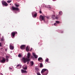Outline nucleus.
I'll use <instances>...</instances> for the list:
<instances>
[{
  "label": "nucleus",
  "mask_w": 75,
  "mask_h": 75,
  "mask_svg": "<svg viewBox=\"0 0 75 75\" xmlns=\"http://www.w3.org/2000/svg\"><path fill=\"white\" fill-rule=\"evenodd\" d=\"M22 60L24 63H25L26 62H27V64H29V62L30 61V59H28L27 58H25L23 57L22 58Z\"/></svg>",
  "instance_id": "obj_1"
},
{
  "label": "nucleus",
  "mask_w": 75,
  "mask_h": 75,
  "mask_svg": "<svg viewBox=\"0 0 75 75\" xmlns=\"http://www.w3.org/2000/svg\"><path fill=\"white\" fill-rule=\"evenodd\" d=\"M39 19L41 21H42V20L45 21V17L43 16L42 15H40L39 17Z\"/></svg>",
  "instance_id": "obj_2"
},
{
  "label": "nucleus",
  "mask_w": 75,
  "mask_h": 75,
  "mask_svg": "<svg viewBox=\"0 0 75 75\" xmlns=\"http://www.w3.org/2000/svg\"><path fill=\"white\" fill-rule=\"evenodd\" d=\"M12 8L13 10H16V11H20V9L18 8H16L14 6H12Z\"/></svg>",
  "instance_id": "obj_3"
},
{
  "label": "nucleus",
  "mask_w": 75,
  "mask_h": 75,
  "mask_svg": "<svg viewBox=\"0 0 75 75\" xmlns=\"http://www.w3.org/2000/svg\"><path fill=\"white\" fill-rule=\"evenodd\" d=\"M17 34V32H13L11 33L12 36L13 37L12 38H14V36H15V35L16 34Z\"/></svg>",
  "instance_id": "obj_4"
},
{
  "label": "nucleus",
  "mask_w": 75,
  "mask_h": 75,
  "mask_svg": "<svg viewBox=\"0 0 75 75\" xmlns=\"http://www.w3.org/2000/svg\"><path fill=\"white\" fill-rule=\"evenodd\" d=\"M2 4L4 6H7V5H8V4H7V3L6 2V1H2Z\"/></svg>",
  "instance_id": "obj_5"
},
{
  "label": "nucleus",
  "mask_w": 75,
  "mask_h": 75,
  "mask_svg": "<svg viewBox=\"0 0 75 75\" xmlns=\"http://www.w3.org/2000/svg\"><path fill=\"white\" fill-rule=\"evenodd\" d=\"M6 62V59H5V58L4 57H2V59L0 61V62L1 63H5Z\"/></svg>",
  "instance_id": "obj_6"
},
{
  "label": "nucleus",
  "mask_w": 75,
  "mask_h": 75,
  "mask_svg": "<svg viewBox=\"0 0 75 75\" xmlns=\"http://www.w3.org/2000/svg\"><path fill=\"white\" fill-rule=\"evenodd\" d=\"M26 46L25 45H22L20 47L21 49L22 50H24Z\"/></svg>",
  "instance_id": "obj_7"
},
{
  "label": "nucleus",
  "mask_w": 75,
  "mask_h": 75,
  "mask_svg": "<svg viewBox=\"0 0 75 75\" xmlns=\"http://www.w3.org/2000/svg\"><path fill=\"white\" fill-rule=\"evenodd\" d=\"M47 71H48V70L45 69H43L41 71V74H43V72H47Z\"/></svg>",
  "instance_id": "obj_8"
},
{
  "label": "nucleus",
  "mask_w": 75,
  "mask_h": 75,
  "mask_svg": "<svg viewBox=\"0 0 75 75\" xmlns=\"http://www.w3.org/2000/svg\"><path fill=\"white\" fill-rule=\"evenodd\" d=\"M48 73V70H47L46 72H44L43 74H42V75H47Z\"/></svg>",
  "instance_id": "obj_9"
},
{
  "label": "nucleus",
  "mask_w": 75,
  "mask_h": 75,
  "mask_svg": "<svg viewBox=\"0 0 75 75\" xmlns=\"http://www.w3.org/2000/svg\"><path fill=\"white\" fill-rule=\"evenodd\" d=\"M33 55L35 59H37L38 58V56L37 55H36L34 53H33Z\"/></svg>",
  "instance_id": "obj_10"
},
{
  "label": "nucleus",
  "mask_w": 75,
  "mask_h": 75,
  "mask_svg": "<svg viewBox=\"0 0 75 75\" xmlns=\"http://www.w3.org/2000/svg\"><path fill=\"white\" fill-rule=\"evenodd\" d=\"M30 56H31V54H30V53H28L27 56L28 59H29Z\"/></svg>",
  "instance_id": "obj_11"
},
{
  "label": "nucleus",
  "mask_w": 75,
  "mask_h": 75,
  "mask_svg": "<svg viewBox=\"0 0 75 75\" xmlns=\"http://www.w3.org/2000/svg\"><path fill=\"white\" fill-rule=\"evenodd\" d=\"M38 61L42 62L43 61L41 57H39L38 58Z\"/></svg>",
  "instance_id": "obj_12"
},
{
  "label": "nucleus",
  "mask_w": 75,
  "mask_h": 75,
  "mask_svg": "<svg viewBox=\"0 0 75 75\" xmlns=\"http://www.w3.org/2000/svg\"><path fill=\"white\" fill-rule=\"evenodd\" d=\"M21 73H27V71L24 70H21Z\"/></svg>",
  "instance_id": "obj_13"
},
{
  "label": "nucleus",
  "mask_w": 75,
  "mask_h": 75,
  "mask_svg": "<svg viewBox=\"0 0 75 75\" xmlns=\"http://www.w3.org/2000/svg\"><path fill=\"white\" fill-rule=\"evenodd\" d=\"M10 49L11 50H13L14 49V47H13V46L11 45L10 46Z\"/></svg>",
  "instance_id": "obj_14"
},
{
  "label": "nucleus",
  "mask_w": 75,
  "mask_h": 75,
  "mask_svg": "<svg viewBox=\"0 0 75 75\" xmlns=\"http://www.w3.org/2000/svg\"><path fill=\"white\" fill-rule=\"evenodd\" d=\"M29 50H30V49L28 48V46L26 47V51H27L28 52L29 51Z\"/></svg>",
  "instance_id": "obj_15"
},
{
  "label": "nucleus",
  "mask_w": 75,
  "mask_h": 75,
  "mask_svg": "<svg viewBox=\"0 0 75 75\" xmlns=\"http://www.w3.org/2000/svg\"><path fill=\"white\" fill-rule=\"evenodd\" d=\"M59 15H57L56 16V17H55V18L56 20L59 19Z\"/></svg>",
  "instance_id": "obj_16"
},
{
  "label": "nucleus",
  "mask_w": 75,
  "mask_h": 75,
  "mask_svg": "<svg viewBox=\"0 0 75 75\" xmlns=\"http://www.w3.org/2000/svg\"><path fill=\"white\" fill-rule=\"evenodd\" d=\"M30 65H31V66L32 67L34 65V62L32 61H31L30 62Z\"/></svg>",
  "instance_id": "obj_17"
},
{
  "label": "nucleus",
  "mask_w": 75,
  "mask_h": 75,
  "mask_svg": "<svg viewBox=\"0 0 75 75\" xmlns=\"http://www.w3.org/2000/svg\"><path fill=\"white\" fill-rule=\"evenodd\" d=\"M52 18H53V19H55V15H52Z\"/></svg>",
  "instance_id": "obj_18"
},
{
  "label": "nucleus",
  "mask_w": 75,
  "mask_h": 75,
  "mask_svg": "<svg viewBox=\"0 0 75 75\" xmlns=\"http://www.w3.org/2000/svg\"><path fill=\"white\" fill-rule=\"evenodd\" d=\"M47 7L49 9H51V7L50 5H48L47 6Z\"/></svg>",
  "instance_id": "obj_19"
},
{
  "label": "nucleus",
  "mask_w": 75,
  "mask_h": 75,
  "mask_svg": "<svg viewBox=\"0 0 75 75\" xmlns=\"http://www.w3.org/2000/svg\"><path fill=\"white\" fill-rule=\"evenodd\" d=\"M42 67H43V64L42 63L40 64V67L42 68Z\"/></svg>",
  "instance_id": "obj_20"
},
{
  "label": "nucleus",
  "mask_w": 75,
  "mask_h": 75,
  "mask_svg": "<svg viewBox=\"0 0 75 75\" xmlns=\"http://www.w3.org/2000/svg\"><path fill=\"white\" fill-rule=\"evenodd\" d=\"M15 5L16 6V7H19V4L18 5L17 4H16Z\"/></svg>",
  "instance_id": "obj_21"
},
{
  "label": "nucleus",
  "mask_w": 75,
  "mask_h": 75,
  "mask_svg": "<svg viewBox=\"0 0 75 75\" xmlns=\"http://www.w3.org/2000/svg\"><path fill=\"white\" fill-rule=\"evenodd\" d=\"M35 69L37 71H38L39 69L37 67L35 68Z\"/></svg>",
  "instance_id": "obj_22"
},
{
  "label": "nucleus",
  "mask_w": 75,
  "mask_h": 75,
  "mask_svg": "<svg viewBox=\"0 0 75 75\" xmlns=\"http://www.w3.org/2000/svg\"><path fill=\"white\" fill-rule=\"evenodd\" d=\"M48 61H49L48 59L47 58L46 59L45 61L47 62H48Z\"/></svg>",
  "instance_id": "obj_23"
},
{
  "label": "nucleus",
  "mask_w": 75,
  "mask_h": 75,
  "mask_svg": "<svg viewBox=\"0 0 75 75\" xmlns=\"http://www.w3.org/2000/svg\"><path fill=\"white\" fill-rule=\"evenodd\" d=\"M62 14V11H60L59 12V14L60 15H61V14Z\"/></svg>",
  "instance_id": "obj_24"
},
{
  "label": "nucleus",
  "mask_w": 75,
  "mask_h": 75,
  "mask_svg": "<svg viewBox=\"0 0 75 75\" xmlns=\"http://www.w3.org/2000/svg\"><path fill=\"white\" fill-rule=\"evenodd\" d=\"M37 13H35L34 15L33 16H34V17H37Z\"/></svg>",
  "instance_id": "obj_25"
},
{
  "label": "nucleus",
  "mask_w": 75,
  "mask_h": 75,
  "mask_svg": "<svg viewBox=\"0 0 75 75\" xmlns=\"http://www.w3.org/2000/svg\"><path fill=\"white\" fill-rule=\"evenodd\" d=\"M56 22V23H57V24H59V23H60V22H59V21H57Z\"/></svg>",
  "instance_id": "obj_26"
},
{
  "label": "nucleus",
  "mask_w": 75,
  "mask_h": 75,
  "mask_svg": "<svg viewBox=\"0 0 75 75\" xmlns=\"http://www.w3.org/2000/svg\"><path fill=\"white\" fill-rule=\"evenodd\" d=\"M6 59H8V58H9V56H6Z\"/></svg>",
  "instance_id": "obj_27"
},
{
  "label": "nucleus",
  "mask_w": 75,
  "mask_h": 75,
  "mask_svg": "<svg viewBox=\"0 0 75 75\" xmlns=\"http://www.w3.org/2000/svg\"><path fill=\"white\" fill-rule=\"evenodd\" d=\"M7 3H10L11 2V0H8L7 1Z\"/></svg>",
  "instance_id": "obj_28"
},
{
  "label": "nucleus",
  "mask_w": 75,
  "mask_h": 75,
  "mask_svg": "<svg viewBox=\"0 0 75 75\" xmlns=\"http://www.w3.org/2000/svg\"><path fill=\"white\" fill-rule=\"evenodd\" d=\"M18 57H21V55L20 54H19L18 55Z\"/></svg>",
  "instance_id": "obj_29"
},
{
  "label": "nucleus",
  "mask_w": 75,
  "mask_h": 75,
  "mask_svg": "<svg viewBox=\"0 0 75 75\" xmlns=\"http://www.w3.org/2000/svg\"><path fill=\"white\" fill-rule=\"evenodd\" d=\"M10 68V70L11 71H12V70H13V69L12 68H11L10 67H9Z\"/></svg>",
  "instance_id": "obj_30"
},
{
  "label": "nucleus",
  "mask_w": 75,
  "mask_h": 75,
  "mask_svg": "<svg viewBox=\"0 0 75 75\" xmlns=\"http://www.w3.org/2000/svg\"><path fill=\"white\" fill-rule=\"evenodd\" d=\"M27 67H23V69H27Z\"/></svg>",
  "instance_id": "obj_31"
},
{
  "label": "nucleus",
  "mask_w": 75,
  "mask_h": 75,
  "mask_svg": "<svg viewBox=\"0 0 75 75\" xmlns=\"http://www.w3.org/2000/svg\"><path fill=\"white\" fill-rule=\"evenodd\" d=\"M37 75H41V74H40V73L39 72H38L37 73Z\"/></svg>",
  "instance_id": "obj_32"
},
{
  "label": "nucleus",
  "mask_w": 75,
  "mask_h": 75,
  "mask_svg": "<svg viewBox=\"0 0 75 75\" xmlns=\"http://www.w3.org/2000/svg\"><path fill=\"white\" fill-rule=\"evenodd\" d=\"M6 61L7 62H8V59H6Z\"/></svg>",
  "instance_id": "obj_33"
},
{
  "label": "nucleus",
  "mask_w": 75,
  "mask_h": 75,
  "mask_svg": "<svg viewBox=\"0 0 75 75\" xmlns=\"http://www.w3.org/2000/svg\"><path fill=\"white\" fill-rule=\"evenodd\" d=\"M57 23H54V25H55V26H56L57 25Z\"/></svg>",
  "instance_id": "obj_34"
},
{
  "label": "nucleus",
  "mask_w": 75,
  "mask_h": 75,
  "mask_svg": "<svg viewBox=\"0 0 75 75\" xmlns=\"http://www.w3.org/2000/svg\"><path fill=\"white\" fill-rule=\"evenodd\" d=\"M20 64H17L16 66V67H19V66H20Z\"/></svg>",
  "instance_id": "obj_35"
},
{
  "label": "nucleus",
  "mask_w": 75,
  "mask_h": 75,
  "mask_svg": "<svg viewBox=\"0 0 75 75\" xmlns=\"http://www.w3.org/2000/svg\"><path fill=\"white\" fill-rule=\"evenodd\" d=\"M46 18L47 19H49V16H46Z\"/></svg>",
  "instance_id": "obj_36"
},
{
  "label": "nucleus",
  "mask_w": 75,
  "mask_h": 75,
  "mask_svg": "<svg viewBox=\"0 0 75 75\" xmlns=\"http://www.w3.org/2000/svg\"><path fill=\"white\" fill-rule=\"evenodd\" d=\"M32 50H33V48H31L30 50V51H32Z\"/></svg>",
  "instance_id": "obj_37"
},
{
  "label": "nucleus",
  "mask_w": 75,
  "mask_h": 75,
  "mask_svg": "<svg viewBox=\"0 0 75 75\" xmlns=\"http://www.w3.org/2000/svg\"><path fill=\"white\" fill-rule=\"evenodd\" d=\"M40 14H41V13H42V12H41V11H40Z\"/></svg>",
  "instance_id": "obj_38"
},
{
  "label": "nucleus",
  "mask_w": 75,
  "mask_h": 75,
  "mask_svg": "<svg viewBox=\"0 0 75 75\" xmlns=\"http://www.w3.org/2000/svg\"><path fill=\"white\" fill-rule=\"evenodd\" d=\"M0 47H1V43H0Z\"/></svg>",
  "instance_id": "obj_39"
},
{
  "label": "nucleus",
  "mask_w": 75,
  "mask_h": 75,
  "mask_svg": "<svg viewBox=\"0 0 75 75\" xmlns=\"http://www.w3.org/2000/svg\"><path fill=\"white\" fill-rule=\"evenodd\" d=\"M1 41H3V39H1Z\"/></svg>",
  "instance_id": "obj_40"
},
{
  "label": "nucleus",
  "mask_w": 75,
  "mask_h": 75,
  "mask_svg": "<svg viewBox=\"0 0 75 75\" xmlns=\"http://www.w3.org/2000/svg\"><path fill=\"white\" fill-rule=\"evenodd\" d=\"M1 75H3V74L2 73H1Z\"/></svg>",
  "instance_id": "obj_41"
},
{
  "label": "nucleus",
  "mask_w": 75,
  "mask_h": 75,
  "mask_svg": "<svg viewBox=\"0 0 75 75\" xmlns=\"http://www.w3.org/2000/svg\"><path fill=\"white\" fill-rule=\"evenodd\" d=\"M20 66L21 68V65H20Z\"/></svg>",
  "instance_id": "obj_42"
},
{
  "label": "nucleus",
  "mask_w": 75,
  "mask_h": 75,
  "mask_svg": "<svg viewBox=\"0 0 75 75\" xmlns=\"http://www.w3.org/2000/svg\"><path fill=\"white\" fill-rule=\"evenodd\" d=\"M1 34L0 33V37H1Z\"/></svg>",
  "instance_id": "obj_43"
},
{
  "label": "nucleus",
  "mask_w": 75,
  "mask_h": 75,
  "mask_svg": "<svg viewBox=\"0 0 75 75\" xmlns=\"http://www.w3.org/2000/svg\"><path fill=\"white\" fill-rule=\"evenodd\" d=\"M10 4V5H11V4Z\"/></svg>",
  "instance_id": "obj_44"
},
{
  "label": "nucleus",
  "mask_w": 75,
  "mask_h": 75,
  "mask_svg": "<svg viewBox=\"0 0 75 75\" xmlns=\"http://www.w3.org/2000/svg\"><path fill=\"white\" fill-rule=\"evenodd\" d=\"M33 56H32V58H33Z\"/></svg>",
  "instance_id": "obj_45"
},
{
  "label": "nucleus",
  "mask_w": 75,
  "mask_h": 75,
  "mask_svg": "<svg viewBox=\"0 0 75 75\" xmlns=\"http://www.w3.org/2000/svg\"><path fill=\"white\" fill-rule=\"evenodd\" d=\"M53 0V1H54L55 0Z\"/></svg>",
  "instance_id": "obj_46"
}]
</instances>
